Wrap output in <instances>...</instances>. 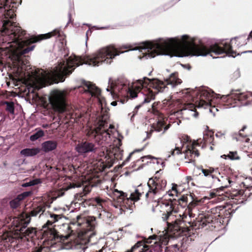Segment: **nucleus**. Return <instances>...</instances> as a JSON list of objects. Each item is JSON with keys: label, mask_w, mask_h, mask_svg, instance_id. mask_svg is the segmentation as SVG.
Listing matches in <instances>:
<instances>
[{"label": "nucleus", "mask_w": 252, "mask_h": 252, "mask_svg": "<svg viewBox=\"0 0 252 252\" xmlns=\"http://www.w3.org/2000/svg\"><path fill=\"white\" fill-rule=\"evenodd\" d=\"M40 149L38 148H26L20 151V154L25 157H32L39 154Z\"/></svg>", "instance_id": "28"}, {"label": "nucleus", "mask_w": 252, "mask_h": 252, "mask_svg": "<svg viewBox=\"0 0 252 252\" xmlns=\"http://www.w3.org/2000/svg\"><path fill=\"white\" fill-rule=\"evenodd\" d=\"M162 251V246L160 243L156 240L154 242V245L149 246V249L148 252H160Z\"/></svg>", "instance_id": "33"}, {"label": "nucleus", "mask_w": 252, "mask_h": 252, "mask_svg": "<svg viewBox=\"0 0 252 252\" xmlns=\"http://www.w3.org/2000/svg\"><path fill=\"white\" fill-rule=\"evenodd\" d=\"M182 81L179 78L178 72L172 73L164 82L157 79H150L146 77L135 83L134 87L137 90L142 89L143 94L145 96L143 103H149L155 99V95L158 92H163L167 88L166 85H171L173 87L181 84Z\"/></svg>", "instance_id": "5"}, {"label": "nucleus", "mask_w": 252, "mask_h": 252, "mask_svg": "<svg viewBox=\"0 0 252 252\" xmlns=\"http://www.w3.org/2000/svg\"><path fill=\"white\" fill-rule=\"evenodd\" d=\"M107 91H109V89L108 88L107 89Z\"/></svg>", "instance_id": "59"}, {"label": "nucleus", "mask_w": 252, "mask_h": 252, "mask_svg": "<svg viewBox=\"0 0 252 252\" xmlns=\"http://www.w3.org/2000/svg\"><path fill=\"white\" fill-rule=\"evenodd\" d=\"M201 202V200L193 199L189 204L188 213L189 217H188L186 214H184L182 216L179 215L178 218L176 216L173 222L168 225V229L171 235L176 234L186 237L190 236L191 231L195 229L190 218L195 217L193 210L196 206L200 204Z\"/></svg>", "instance_id": "7"}, {"label": "nucleus", "mask_w": 252, "mask_h": 252, "mask_svg": "<svg viewBox=\"0 0 252 252\" xmlns=\"http://www.w3.org/2000/svg\"><path fill=\"white\" fill-rule=\"evenodd\" d=\"M111 104H112V105L115 106V105H116V104H117V102H116V101H113V102L111 103Z\"/></svg>", "instance_id": "54"}, {"label": "nucleus", "mask_w": 252, "mask_h": 252, "mask_svg": "<svg viewBox=\"0 0 252 252\" xmlns=\"http://www.w3.org/2000/svg\"><path fill=\"white\" fill-rule=\"evenodd\" d=\"M89 188V187H85L83 192L80 193L79 197L83 198L84 196H86L90 192Z\"/></svg>", "instance_id": "48"}, {"label": "nucleus", "mask_w": 252, "mask_h": 252, "mask_svg": "<svg viewBox=\"0 0 252 252\" xmlns=\"http://www.w3.org/2000/svg\"><path fill=\"white\" fill-rule=\"evenodd\" d=\"M249 38L244 36L237 37L229 43L222 42L207 47L200 41L197 44L195 38L184 35L181 40L171 38L161 43L147 42L141 49L147 50L145 56L151 58L160 55L182 57L185 54L197 56L210 54L213 56L212 54L219 55L224 53L233 56L236 52L232 48H239L246 45Z\"/></svg>", "instance_id": "1"}, {"label": "nucleus", "mask_w": 252, "mask_h": 252, "mask_svg": "<svg viewBox=\"0 0 252 252\" xmlns=\"http://www.w3.org/2000/svg\"><path fill=\"white\" fill-rule=\"evenodd\" d=\"M167 184L166 180L161 178H152L148 182L149 190L146 193V199L151 201H156L159 198L157 196L161 190H164Z\"/></svg>", "instance_id": "14"}, {"label": "nucleus", "mask_w": 252, "mask_h": 252, "mask_svg": "<svg viewBox=\"0 0 252 252\" xmlns=\"http://www.w3.org/2000/svg\"><path fill=\"white\" fill-rule=\"evenodd\" d=\"M122 49H127V47L126 46H124L121 48Z\"/></svg>", "instance_id": "57"}, {"label": "nucleus", "mask_w": 252, "mask_h": 252, "mask_svg": "<svg viewBox=\"0 0 252 252\" xmlns=\"http://www.w3.org/2000/svg\"><path fill=\"white\" fill-rule=\"evenodd\" d=\"M49 101L55 111L63 113L65 111V98L63 93L54 91L49 98Z\"/></svg>", "instance_id": "17"}, {"label": "nucleus", "mask_w": 252, "mask_h": 252, "mask_svg": "<svg viewBox=\"0 0 252 252\" xmlns=\"http://www.w3.org/2000/svg\"><path fill=\"white\" fill-rule=\"evenodd\" d=\"M176 204V199H161L158 202L157 207L160 209L162 219L166 222L167 226L173 222L176 216L177 211L175 208Z\"/></svg>", "instance_id": "12"}, {"label": "nucleus", "mask_w": 252, "mask_h": 252, "mask_svg": "<svg viewBox=\"0 0 252 252\" xmlns=\"http://www.w3.org/2000/svg\"><path fill=\"white\" fill-rule=\"evenodd\" d=\"M31 219L27 214L13 218L11 222L12 230L3 233L0 236V244L16 251L23 249L26 237H33L36 232L34 228H26Z\"/></svg>", "instance_id": "4"}, {"label": "nucleus", "mask_w": 252, "mask_h": 252, "mask_svg": "<svg viewBox=\"0 0 252 252\" xmlns=\"http://www.w3.org/2000/svg\"><path fill=\"white\" fill-rule=\"evenodd\" d=\"M123 155V151L119 147H114L111 150L102 146L98 154V156L100 157L98 160L103 163V167H110L112 166L115 159L118 160L122 159Z\"/></svg>", "instance_id": "13"}, {"label": "nucleus", "mask_w": 252, "mask_h": 252, "mask_svg": "<svg viewBox=\"0 0 252 252\" xmlns=\"http://www.w3.org/2000/svg\"><path fill=\"white\" fill-rule=\"evenodd\" d=\"M217 182H220L219 185L220 187L218 188L221 191H223L224 189L228 188L232 182L228 178L223 176H221L220 178H219V180H216V183Z\"/></svg>", "instance_id": "29"}, {"label": "nucleus", "mask_w": 252, "mask_h": 252, "mask_svg": "<svg viewBox=\"0 0 252 252\" xmlns=\"http://www.w3.org/2000/svg\"><path fill=\"white\" fill-rule=\"evenodd\" d=\"M214 133L211 131H208L204 134L203 141L205 144H211L215 145L214 144Z\"/></svg>", "instance_id": "32"}, {"label": "nucleus", "mask_w": 252, "mask_h": 252, "mask_svg": "<svg viewBox=\"0 0 252 252\" xmlns=\"http://www.w3.org/2000/svg\"><path fill=\"white\" fill-rule=\"evenodd\" d=\"M220 99L222 101L226 102L224 105L232 107L247 105L252 103V92H248L231 95L223 96Z\"/></svg>", "instance_id": "15"}, {"label": "nucleus", "mask_w": 252, "mask_h": 252, "mask_svg": "<svg viewBox=\"0 0 252 252\" xmlns=\"http://www.w3.org/2000/svg\"><path fill=\"white\" fill-rule=\"evenodd\" d=\"M76 150L80 155L83 156L90 153L98 155L100 153L96 144L90 140L79 142L76 147Z\"/></svg>", "instance_id": "20"}, {"label": "nucleus", "mask_w": 252, "mask_h": 252, "mask_svg": "<svg viewBox=\"0 0 252 252\" xmlns=\"http://www.w3.org/2000/svg\"><path fill=\"white\" fill-rule=\"evenodd\" d=\"M233 205L231 204H227L224 206H217L211 209V213L215 215L216 217L219 220H221V223L224 222L225 218H230L232 214L234 213L235 210L232 209Z\"/></svg>", "instance_id": "18"}, {"label": "nucleus", "mask_w": 252, "mask_h": 252, "mask_svg": "<svg viewBox=\"0 0 252 252\" xmlns=\"http://www.w3.org/2000/svg\"><path fill=\"white\" fill-rule=\"evenodd\" d=\"M95 218L94 217L85 218L77 216L78 225L82 227L78 233V238L83 241L82 243L86 244L90 242L91 238L95 235Z\"/></svg>", "instance_id": "11"}, {"label": "nucleus", "mask_w": 252, "mask_h": 252, "mask_svg": "<svg viewBox=\"0 0 252 252\" xmlns=\"http://www.w3.org/2000/svg\"><path fill=\"white\" fill-rule=\"evenodd\" d=\"M0 4L2 6L4 5L6 3L8 4L9 2L14 4H20L22 2V0H2Z\"/></svg>", "instance_id": "43"}, {"label": "nucleus", "mask_w": 252, "mask_h": 252, "mask_svg": "<svg viewBox=\"0 0 252 252\" xmlns=\"http://www.w3.org/2000/svg\"><path fill=\"white\" fill-rule=\"evenodd\" d=\"M181 142L182 143V146L180 148L183 149L185 145L186 147L187 146L189 145L190 143H193V141H191L189 136L186 135L182 136L181 139Z\"/></svg>", "instance_id": "36"}, {"label": "nucleus", "mask_w": 252, "mask_h": 252, "mask_svg": "<svg viewBox=\"0 0 252 252\" xmlns=\"http://www.w3.org/2000/svg\"><path fill=\"white\" fill-rule=\"evenodd\" d=\"M94 201L98 206H100L101 207H102V203L104 202V200L100 197L95 198Z\"/></svg>", "instance_id": "50"}, {"label": "nucleus", "mask_w": 252, "mask_h": 252, "mask_svg": "<svg viewBox=\"0 0 252 252\" xmlns=\"http://www.w3.org/2000/svg\"><path fill=\"white\" fill-rule=\"evenodd\" d=\"M139 48L138 47H137L136 48L134 49V50H137V49H138Z\"/></svg>", "instance_id": "58"}, {"label": "nucleus", "mask_w": 252, "mask_h": 252, "mask_svg": "<svg viewBox=\"0 0 252 252\" xmlns=\"http://www.w3.org/2000/svg\"><path fill=\"white\" fill-rule=\"evenodd\" d=\"M142 150V149H138V150H135L133 152H131L129 156L127 157V158L124 160V161L123 163V165L125 164L126 162H128L130 160V159L132 156L137 152H141Z\"/></svg>", "instance_id": "46"}, {"label": "nucleus", "mask_w": 252, "mask_h": 252, "mask_svg": "<svg viewBox=\"0 0 252 252\" xmlns=\"http://www.w3.org/2000/svg\"><path fill=\"white\" fill-rule=\"evenodd\" d=\"M85 86L92 95L96 96L98 98L99 103L101 105V118L98 123V126L94 129L93 133H94L95 140L98 141V142L101 144L104 142H107L110 138V134L108 129H107V121L109 118L108 111L107 109L103 110V109L105 100L104 98L101 96V90L94 84L88 82L86 83Z\"/></svg>", "instance_id": "6"}, {"label": "nucleus", "mask_w": 252, "mask_h": 252, "mask_svg": "<svg viewBox=\"0 0 252 252\" xmlns=\"http://www.w3.org/2000/svg\"><path fill=\"white\" fill-rule=\"evenodd\" d=\"M242 193V190H238V191H236V193L235 194H234V195H235V196H237V194H241Z\"/></svg>", "instance_id": "53"}, {"label": "nucleus", "mask_w": 252, "mask_h": 252, "mask_svg": "<svg viewBox=\"0 0 252 252\" xmlns=\"http://www.w3.org/2000/svg\"><path fill=\"white\" fill-rule=\"evenodd\" d=\"M213 146H214V145H211V146H210V150H214V148Z\"/></svg>", "instance_id": "55"}, {"label": "nucleus", "mask_w": 252, "mask_h": 252, "mask_svg": "<svg viewBox=\"0 0 252 252\" xmlns=\"http://www.w3.org/2000/svg\"><path fill=\"white\" fill-rule=\"evenodd\" d=\"M150 161H151L150 160ZM145 161H146L145 163L147 164L149 162H151V161H149V160H145Z\"/></svg>", "instance_id": "56"}, {"label": "nucleus", "mask_w": 252, "mask_h": 252, "mask_svg": "<svg viewBox=\"0 0 252 252\" xmlns=\"http://www.w3.org/2000/svg\"><path fill=\"white\" fill-rule=\"evenodd\" d=\"M61 218L60 215L52 214L51 215V220H47L42 226L43 237L49 245H53L58 242H63L69 237V235L64 236L60 234L53 226V224Z\"/></svg>", "instance_id": "8"}, {"label": "nucleus", "mask_w": 252, "mask_h": 252, "mask_svg": "<svg viewBox=\"0 0 252 252\" xmlns=\"http://www.w3.org/2000/svg\"><path fill=\"white\" fill-rule=\"evenodd\" d=\"M47 250V249L44 247H35L32 252H48Z\"/></svg>", "instance_id": "47"}, {"label": "nucleus", "mask_w": 252, "mask_h": 252, "mask_svg": "<svg viewBox=\"0 0 252 252\" xmlns=\"http://www.w3.org/2000/svg\"><path fill=\"white\" fill-rule=\"evenodd\" d=\"M35 130L36 131L30 136V140L32 141H34L44 135V132L43 130L36 129Z\"/></svg>", "instance_id": "34"}, {"label": "nucleus", "mask_w": 252, "mask_h": 252, "mask_svg": "<svg viewBox=\"0 0 252 252\" xmlns=\"http://www.w3.org/2000/svg\"><path fill=\"white\" fill-rule=\"evenodd\" d=\"M204 176L209 180L208 185L211 186L216 183V180H219V178L217 177L215 173H217V168L215 169L212 167H208V168H203L202 167L200 168Z\"/></svg>", "instance_id": "23"}, {"label": "nucleus", "mask_w": 252, "mask_h": 252, "mask_svg": "<svg viewBox=\"0 0 252 252\" xmlns=\"http://www.w3.org/2000/svg\"><path fill=\"white\" fill-rule=\"evenodd\" d=\"M122 53L124 51L118 50L114 45H109L100 49L92 55L83 58L70 57L66 61L59 63L52 71L51 75L56 83L63 82L76 67L83 63L93 66H98L103 62L110 64L116 56Z\"/></svg>", "instance_id": "3"}, {"label": "nucleus", "mask_w": 252, "mask_h": 252, "mask_svg": "<svg viewBox=\"0 0 252 252\" xmlns=\"http://www.w3.org/2000/svg\"><path fill=\"white\" fill-rule=\"evenodd\" d=\"M4 103L6 105L5 110L10 114L14 113V104L13 102L5 101Z\"/></svg>", "instance_id": "40"}, {"label": "nucleus", "mask_w": 252, "mask_h": 252, "mask_svg": "<svg viewBox=\"0 0 252 252\" xmlns=\"http://www.w3.org/2000/svg\"><path fill=\"white\" fill-rule=\"evenodd\" d=\"M21 201V200L17 196L16 198L10 201L9 205L11 208L16 209L20 205Z\"/></svg>", "instance_id": "38"}, {"label": "nucleus", "mask_w": 252, "mask_h": 252, "mask_svg": "<svg viewBox=\"0 0 252 252\" xmlns=\"http://www.w3.org/2000/svg\"><path fill=\"white\" fill-rule=\"evenodd\" d=\"M178 186L175 184H172V187L171 190H169L167 192L170 196H177L180 193V191L177 189Z\"/></svg>", "instance_id": "37"}, {"label": "nucleus", "mask_w": 252, "mask_h": 252, "mask_svg": "<svg viewBox=\"0 0 252 252\" xmlns=\"http://www.w3.org/2000/svg\"><path fill=\"white\" fill-rule=\"evenodd\" d=\"M220 190L219 189V188L214 189L213 191H212L210 192V193H209L210 197V198H214V197H217V196H220V199H221V200L224 199L223 196L220 195V194H219Z\"/></svg>", "instance_id": "41"}, {"label": "nucleus", "mask_w": 252, "mask_h": 252, "mask_svg": "<svg viewBox=\"0 0 252 252\" xmlns=\"http://www.w3.org/2000/svg\"><path fill=\"white\" fill-rule=\"evenodd\" d=\"M141 160L137 159L136 161L133 162L132 167L134 168V170H138L140 168H142L141 165H143L144 163L141 164V162H144L145 160H153V163H155V161H156L157 163H158V159L154 157H152L151 156L141 157Z\"/></svg>", "instance_id": "26"}, {"label": "nucleus", "mask_w": 252, "mask_h": 252, "mask_svg": "<svg viewBox=\"0 0 252 252\" xmlns=\"http://www.w3.org/2000/svg\"><path fill=\"white\" fill-rule=\"evenodd\" d=\"M158 238V236L156 235H153L152 236H150L148 239L144 238L143 240L142 241H144V245H147V244H151L152 243L151 240H157Z\"/></svg>", "instance_id": "44"}, {"label": "nucleus", "mask_w": 252, "mask_h": 252, "mask_svg": "<svg viewBox=\"0 0 252 252\" xmlns=\"http://www.w3.org/2000/svg\"><path fill=\"white\" fill-rule=\"evenodd\" d=\"M193 180V178L191 176H187L185 179L186 182L189 184V183Z\"/></svg>", "instance_id": "52"}, {"label": "nucleus", "mask_w": 252, "mask_h": 252, "mask_svg": "<svg viewBox=\"0 0 252 252\" xmlns=\"http://www.w3.org/2000/svg\"><path fill=\"white\" fill-rule=\"evenodd\" d=\"M197 146H200L198 141H193V143H190L189 145L187 146L186 150L183 151L182 148L177 146L176 144L174 149H172L170 153L172 156L184 153L185 158L188 160V162H191L200 155L198 150L196 149V147Z\"/></svg>", "instance_id": "16"}, {"label": "nucleus", "mask_w": 252, "mask_h": 252, "mask_svg": "<svg viewBox=\"0 0 252 252\" xmlns=\"http://www.w3.org/2000/svg\"><path fill=\"white\" fill-rule=\"evenodd\" d=\"M1 33V35L4 36L5 39L9 41L8 43H15L19 49V51L13 56V67L19 71L27 69L29 62L24 57L26 54L34 48L35 45L31 46L32 44L55 35L61 37L60 40L64 39V35L61 34L60 31L56 29L50 32L33 36L29 39L23 40L24 36L26 34V31L22 30L16 23L12 22L9 20L3 21Z\"/></svg>", "instance_id": "2"}, {"label": "nucleus", "mask_w": 252, "mask_h": 252, "mask_svg": "<svg viewBox=\"0 0 252 252\" xmlns=\"http://www.w3.org/2000/svg\"><path fill=\"white\" fill-rule=\"evenodd\" d=\"M177 202L182 206H185L188 203V197L187 196L183 195L181 198H179ZM177 202V201H176Z\"/></svg>", "instance_id": "42"}, {"label": "nucleus", "mask_w": 252, "mask_h": 252, "mask_svg": "<svg viewBox=\"0 0 252 252\" xmlns=\"http://www.w3.org/2000/svg\"><path fill=\"white\" fill-rule=\"evenodd\" d=\"M35 185L34 181H30L28 183H24L22 185V187H30L32 186H33Z\"/></svg>", "instance_id": "51"}, {"label": "nucleus", "mask_w": 252, "mask_h": 252, "mask_svg": "<svg viewBox=\"0 0 252 252\" xmlns=\"http://www.w3.org/2000/svg\"><path fill=\"white\" fill-rule=\"evenodd\" d=\"M76 187L75 184L70 183L69 185H66L63 186V187L58 190V196H61L64 195V192L69 189L72 188H75Z\"/></svg>", "instance_id": "35"}, {"label": "nucleus", "mask_w": 252, "mask_h": 252, "mask_svg": "<svg viewBox=\"0 0 252 252\" xmlns=\"http://www.w3.org/2000/svg\"><path fill=\"white\" fill-rule=\"evenodd\" d=\"M221 158L225 159L228 158L232 160H240L241 158L236 151H229L227 154H224L222 155Z\"/></svg>", "instance_id": "31"}, {"label": "nucleus", "mask_w": 252, "mask_h": 252, "mask_svg": "<svg viewBox=\"0 0 252 252\" xmlns=\"http://www.w3.org/2000/svg\"><path fill=\"white\" fill-rule=\"evenodd\" d=\"M221 223V220H219L215 215L212 214L211 209L208 211H200L197 217L193 221L195 229L205 228L206 229L213 230Z\"/></svg>", "instance_id": "10"}, {"label": "nucleus", "mask_w": 252, "mask_h": 252, "mask_svg": "<svg viewBox=\"0 0 252 252\" xmlns=\"http://www.w3.org/2000/svg\"><path fill=\"white\" fill-rule=\"evenodd\" d=\"M34 75L37 78H41L44 79L46 77L47 74L45 71L42 69H37L35 70Z\"/></svg>", "instance_id": "39"}, {"label": "nucleus", "mask_w": 252, "mask_h": 252, "mask_svg": "<svg viewBox=\"0 0 252 252\" xmlns=\"http://www.w3.org/2000/svg\"><path fill=\"white\" fill-rule=\"evenodd\" d=\"M143 193L144 191L141 187H138V188L136 189L129 197H128V194L122 191H119L117 189H115L114 191V194L117 198L122 200V201H126V203L127 202L130 201L131 204L132 203L131 202L134 203L139 200Z\"/></svg>", "instance_id": "19"}, {"label": "nucleus", "mask_w": 252, "mask_h": 252, "mask_svg": "<svg viewBox=\"0 0 252 252\" xmlns=\"http://www.w3.org/2000/svg\"><path fill=\"white\" fill-rule=\"evenodd\" d=\"M165 230L166 232L165 234H164L162 236H160L159 238H158H158H157V240L158 241V242L160 243L161 246L162 245H167L170 239L176 238L181 236V235H176V234L171 235V234H170V232L169 231V229H168V226L167 225V228Z\"/></svg>", "instance_id": "25"}, {"label": "nucleus", "mask_w": 252, "mask_h": 252, "mask_svg": "<svg viewBox=\"0 0 252 252\" xmlns=\"http://www.w3.org/2000/svg\"><path fill=\"white\" fill-rule=\"evenodd\" d=\"M57 142L55 141L48 140L42 144V149L46 153L52 151L56 149Z\"/></svg>", "instance_id": "27"}, {"label": "nucleus", "mask_w": 252, "mask_h": 252, "mask_svg": "<svg viewBox=\"0 0 252 252\" xmlns=\"http://www.w3.org/2000/svg\"><path fill=\"white\" fill-rule=\"evenodd\" d=\"M32 193V191H25L18 195V197L22 201L25 199L26 197L29 196Z\"/></svg>", "instance_id": "45"}, {"label": "nucleus", "mask_w": 252, "mask_h": 252, "mask_svg": "<svg viewBox=\"0 0 252 252\" xmlns=\"http://www.w3.org/2000/svg\"><path fill=\"white\" fill-rule=\"evenodd\" d=\"M191 184H192V185H194V183H191Z\"/></svg>", "instance_id": "60"}, {"label": "nucleus", "mask_w": 252, "mask_h": 252, "mask_svg": "<svg viewBox=\"0 0 252 252\" xmlns=\"http://www.w3.org/2000/svg\"><path fill=\"white\" fill-rule=\"evenodd\" d=\"M139 80H137L136 82H134L132 85V89L130 90L129 88L128 87L126 84H121L115 85L114 86H111V89L112 90L111 93H115L118 92L119 93L121 94H123V92H126L127 90L129 91L130 95L131 97L134 98L137 96V94L138 93H141L143 94L142 90L143 88L140 89L139 90H137L134 87V85Z\"/></svg>", "instance_id": "22"}, {"label": "nucleus", "mask_w": 252, "mask_h": 252, "mask_svg": "<svg viewBox=\"0 0 252 252\" xmlns=\"http://www.w3.org/2000/svg\"><path fill=\"white\" fill-rule=\"evenodd\" d=\"M250 135V132L247 126H244L239 130L238 133H234L232 134V137L237 141H245L248 142L250 139L248 138Z\"/></svg>", "instance_id": "24"}, {"label": "nucleus", "mask_w": 252, "mask_h": 252, "mask_svg": "<svg viewBox=\"0 0 252 252\" xmlns=\"http://www.w3.org/2000/svg\"><path fill=\"white\" fill-rule=\"evenodd\" d=\"M199 96L196 100L195 104L193 103L185 104L181 110L189 109L193 111L195 107L207 108L213 105V102L215 99L219 98L220 94H215L211 89H202L197 93Z\"/></svg>", "instance_id": "9"}, {"label": "nucleus", "mask_w": 252, "mask_h": 252, "mask_svg": "<svg viewBox=\"0 0 252 252\" xmlns=\"http://www.w3.org/2000/svg\"><path fill=\"white\" fill-rule=\"evenodd\" d=\"M167 120V119L164 117L163 114H160L158 121L152 124V129L148 134V136L154 131L162 132V134L164 133L171 126L170 124L166 125Z\"/></svg>", "instance_id": "21"}, {"label": "nucleus", "mask_w": 252, "mask_h": 252, "mask_svg": "<svg viewBox=\"0 0 252 252\" xmlns=\"http://www.w3.org/2000/svg\"><path fill=\"white\" fill-rule=\"evenodd\" d=\"M226 133V131H218L216 134V137H219V138H221V137L225 138L224 136H225Z\"/></svg>", "instance_id": "49"}, {"label": "nucleus", "mask_w": 252, "mask_h": 252, "mask_svg": "<svg viewBox=\"0 0 252 252\" xmlns=\"http://www.w3.org/2000/svg\"><path fill=\"white\" fill-rule=\"evenodd\" d=\"M46 205L45 203H43L39 204L38 206L34 208L31 212L29 216H36L38 214H42L45 211Z\"/></svg>", "instance_id": "30"}]
</instances>
